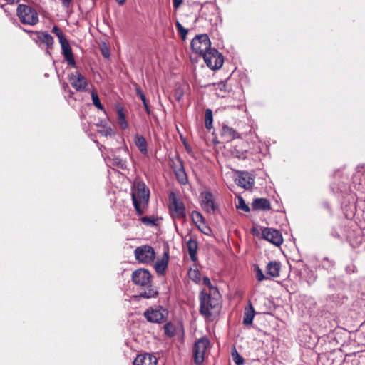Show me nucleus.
<instances>
[{
  "mask_svg": "<svg viewBox=\"0 0 365 365\" xmlns=\"http://www.w3.org/2000/svg\"><path fill=\"white\" fill-rule=\"evenodd\" d=\"M237 209H240L244 212H250V207H236Z\"/></svg>",
  "mask_w": 365,
  "mask_h": 365,
  "instance_id": "obj_50",
  "label": "nucleus"
},
{
  "mask_svg": "<svg viewBox=\"0 0 365 365\" xmlns=\"http://www.w3.org/2000/svg\"><path fill=\"white\" fill-rule=\"evenodd\" d=\"M209 346L210 341L206 337L200 338L195 342L193 347V357L196 364L200 365L203 363L205 354Z\"/></svg>",
  "mask_w": 365,
  "mask_h": 365,
  "instance_id": "obj_9",
  "label": "nucleus"
},
{
  "mask_svg": "<svg viewBox=\"0 0 365 365\" xmlns=\"http://www.w3.org/2000/svg\"><path fill=\"white\" fill-rule=\"evenodd\" d=\"M119 5H123L125 2V0H115Z\"/></svg>",
  "mask_w": 365,
  "mask_h": 365,
  "instance_id": "obj_55",
  "label": "nucleus"
},
{
  "mask_svg": "<svg viewBox=\"0 0 365 365\" xmlns=\"http://www.w3.org/2000/svg\"><path fill=\"white\" fill-rule=\"evenodd\" d=\"M16 11L18 17L24 24L34 26L38 22L37 11L30 6L19 4Z\"/></svg>",
  "mask_w": 365,
  "mask_h": 365,
  "instance_id": "obj_5",
  "label": "nucleus"
},
{
  "mask_svg": "<svg viewBox=\"0 0 365 365\" xmlns=\"http://www.w3.org/2000/svg\"><path fill=\"white\" fill-rule=\"evenodd\" d=\"M255 312L251 302H249V305L245 307L243 317V324L245 326L250 325L252 323Z\"/></svg>",
  "mask_w": 365,
  "mask_h": 365,
  "instance_id": "obj_20",
  "label": "nucleus"
},
{
  "mask_svg": "<svg viewBox=\"0 0 365 365\" xmlns=\"http://www.w3.org/2000/svg\"><path fill=\"white\" fill-rule=\"evenodd\" d=\"M281 269V265L277 262H270L267 264L266 267V272L267 275L271 277H278Z\"/></svg>",
  "mask_w": 365,
  "mask_h": 365,
  "instance_id": "obj_19",
  "label": "nucleus"
},
{
  "mask_svg": "<svg viewBox=\"0 0 365 365\" xmlns=\"http://www.w3.org/2000/svg\"><path fill=\"white\" fill-rule=\"evenodd\" d=\"M253 209L255 210H257V209H262L263 210H269L271 209L272 207H252Z\"/></svg>",
  "mask_w": 365,
  "mask_h": 365,
  "instance_id": "obj_53",
  "label": "nucleus"
},
{
  "mask_svg": "<svg viewBox=\"0 0 365 365\" xmlns=\"http://www.w3.org/2000/svg\"><path fill=\"white\" fill-rule=\"evenodd\" d=\"M133 365H158V359L149 353L138 354Z\"/></svg>",
  "mask_w": 365,
  "mask_h": 365,
  "instance_id": "obj_14",
  "label": "nucleus"
},
{
  "mask_svg": "<svg viewBox=\"0 0 365 365\" xmlns=\"http://www.w3.org/2000/svg\"><path fill=\"white\" fill-rule=\"evenodd\" d=\"M150 196L149 188L143 181H136L132 189L133 205H146Z\"/></svg>",
  "mask_w": 365,
  "mask_h": 365,
  "instance_id": "obj_3",
  "label": "nucleus"
},
{
  "mask_svg": "<svg viewBox=\"0 0 365 365\" xmlns=\"http://www.w3.org/2000/svg\"><path fill=\"white\" fill-rule=\"evenodd\" d=\"M191 217L196 225L199 226L200 225L204 223V218L200 212L197 211H193L191 214Z\"/></svg>",
  "mask_w": 365,
  "mask_h": 365,
  "instance_id": "obj_32",
  "label": "nucleus"
},
{
  "mask_svg": "<svg viewBox=\"0 0 365 365\" xmlns=\"http://www.w3.org/2000/svg\"><path fill=\"white\" fill-rule=\"evenodd\" d=\"M61 1L63 6L68 7L71 2V0H61Z\"/></svg>",
  "mask_w": 365,
  "mask_h": 365,
  "instance_id": "obj_51",
  "label": "nucleus"
},
{
  "mask_svg": "<svg viewBox=\"0 0 365 365\" xmlns=\"http://www.w3.org/2000/svg\"><path fill=\"white\" fill-rule=\"evenodd\" d=\"M218 88L221 91L225 90V83L220 82L218 83Z\"/></svg>",
  "mask_w": 365,
  "mask_h": 365,
  "instance_id": "obj_52",
  "label": "nucleus"
},
{
  "mask_svg": "<svg viewBox=\"0 0 365 365\" xmlns=\"http://www.w3.org/2000/svg\"><path fill=\"white\" fill-rule=\"evenodd\" d=\"M202 56L207 67L212 70H218L222 66L223 56L215 48H211Z\"/></svg>",
  "mask_w": 365,
  "mask_h": 365,
  "instance_id": "obj_6",
  "label": "nucleus"
},
{
  "mask_svg": "<svg viewBox=\"0 0 365 365\" xmlns=\"http://www.w3.org/2000/svg\"><path fill=\"white\" fill-rule=\"evenodd\" d=\"M96 125L99 128L98 130V133H100L101 135L108 137V136H112L115 133L113 131L112 128L108 125L106 123L103 121H101L98 123H96Z\"/></svg>",
  "mask_w": 365,
  "mask_h": 365,
  "instance_id": "obj_25",
  "label": "nucleus"
},
{
  "mask_svg": "<svg viewBox=\"0 0 365 365\" xmlns=\"http://www.w3.org/2000/svg\"><path fill=\"white\" fill-rule=\"evenodd\" d=\"M251 205H270V202L266 198H256Z\"/></svg>",
  "mask_w": 365,
  "mask_h": 365,
  "instance_id": "obj_36",
  "label": "nucleus"
},
{
  "mask_svg": "<svg viewBox=\"0 0 365 365\" xmlns=\"http://www.w3.org/2000/svg\"><path fill=\"white\" fill-rule=\"evenodd\" d=\"M169 212L173 220H182L186 216L185 207H169Z\"/></svg>",
  "mask_w": 365,
  "mask_h": 365,
  "instance_id": "obj_21",
  "label": "nucleus"
},
{
  "mask_svg": "<svg viewBox=\"0 0 365 365\" xmlns=\"http://www.w3.org/2000/svg\"><path fill=\"white\" fill-rule=\"evenodd\" d=\"M173 168L178 181L182 185H186L188 182V179L184 169L182 161L178 159V164L175 165Z\"/></svg>",
  "mask_w": 365,
  "mask_h": 365,
  "instance_id": "obj_15",
  "label": "nucleus"
},
{
  "mask_svg": "<svg viewBox=\"0 0 365 365\" xmlns=\"http://www.w3.org/2000/svg\"><path fill=\"white\" fill-rule=\"evenodd\" d=\"M188 275L192 280L197 282L200 279V273L198 270L190 269Z\"/></svg>",
  "mask_w": 365,
  "mask_h": 365,
  "instance_id": "obj_38",
  "label": "nucleus"
},
{
  "mask_svg": "<svg viewBox=\"0 0 365 365\" xmlns=\"http://www.w3.org/2000/svg\"><path fill=\"white\" fill-rule=\"evenodd\" d=\"M175 26L178 29V31L179 33V35L180 36L182 40H185L188 30L182 26V25L177 21L175 22Z\"/></svg>",
  "mask_w": 365,
  "mask_h": 365,
  "instance_id": "obj_33",
  "label": "nucleus"
},
{
  "mask_svg": "<svg viewBox=\"0 0 365 365\" xmlns=\"http://www.w3.org/2000/svg\"><path fill=\"white\" fill-rule=\"evenodd\" d=\"M262 235L264 240L277 247H279L283 242L282 235L277 230L264 227L262 231Z\"/></svg>",
  "mask_w": 365,
  "mask_h": 365,
  "instance_id": "obj_11",
  "label": "nucleus"
},
{
  "mask_svg": "<svg viewBox=\"0 0 365 365\" xmlns=\"http://www.w3.org/2000/svg\"><path fill=\"white\" fill-rule=\"evenodd\" d=\"M59 43L61 47L62 54L63 55L64 58L67 61L68 64L73 68H77L71 47L70 46L67 38H66L63 40L61 39V41H59Z\"/></svg>",
  "mask_w": 365,
  "mask_h": 365,
  "instance_id": "obj_13",
  "label": "nucleus"
},
{
  "mask_svg": "<svg viewBox=\"0 0 365 365\" xmlns=\"http://www.w3.org/2000/svg\"><path fill=\"white\" fill-rule=\"evenodd\" d=\"M168 261H169V249L167 248L166 250H165L162 258L158 260L155 264V272L158 274H164L165 269L168 267Z\"/></svg>",
  "mask_w": 365,
  "mask_h": 365,
  "instance_id": "obj_17",
  "label": "nucleus"
},
{
  "mask_svg": "<svg viewBox=\"0 0 365 365\" xmlns=\"http://www.w3.org/2000/svg\"><path fill=\"white\" fill-rule=\"evenodd\" d=\"M187 252L190 256V259L192 262H196L197 259V252L198 248L197 241L194 238H190L187 242Z\"/></svg>",
  "mask_w": 365,
  "mask_h": 365,
  "instance_id": "obj_18",
  "label": "nucleus"
},
{
  "mask_svg": "<svg viewBox=\"0 0 365 365\" xmlns=\"http://www.w3.org/2000/svg\"><path fill=\"white\" fill-rule=\"evenodd\" d=\"M232 155L239 159H245L247 158V151H240L235 148L232 151Z\"/></svg>",
  "mask_w": 365,
  "mask_h": 365,
  "instance_id": "obj_35",
  "label": "nucleus"
},
{
  "mask_svg": "<svg viewBox=\"0 0 365 365\" xmlns=\"http://www.w3.org/2000/svg\"><path fill=\"white\" fill-rule=\"evenodd\" d=\"M255 271H256V278L258 281L261 282L265 279L264 274H263L262 271L258 267H257Z\"/></svg>",
  "mask_w": 365,
  "mask_h": 365,
  "instance_id": "obj_43",
  "label": "nucleus"
},
{
  "mask_svg": "<svg viewBox=\"0 0 365 365\" xmlns=\"http://www.w3.org/2000/svg\"><path fill=\"white\" fill-rule=\"evenodd\" d=\"M68 81L76 91L86 92L88 91L89 81L79 71L70 73L68 75Z\"/></svg>",
  "mask_w": 365,
  "mask_h": 365,
  "instance_id": "obj_10",
  "label": "nucleus"
},
{
  "mask_svg": "<svg viewBox=\"0 0 365 365\" xmlns=\"http://www.w3.org/2000/svg\"><path fill=\"white\" fill-rule=\"evenodd\" d=\"M117 112H118L117 121H118V123L120 128L122 130L127 129L128 127V123L126 120L123 108L122 107L117 108Z\"/></svg>",
  "mask_w": 365,
  "mask_h": 365,
  "instance_id": "obj_27",
  "label": "nucleus"
},
{
  "mask_svg": "<svg viewBox=\"0 0 365 365\" xmlns=\"http://www.w3.org/2000/svg\"><path fill=\"white\" fill-rule=\"evenodd\" d=\"M200 205H214V196L208 191L201 192L200 195Z\"/></svg>",
  "mask_w": 365,
  "mask_h": 365,
  "instance_id": "obj_26",
  "label": "nucleus"
},
{
  "mask_svg": "<svg viewBox=\"0 0 365 365\" xmlns=\"http://www.w3.org/2000/svg\"><path fill=\"white\" fill-rule=\"evenodd\" d=\"M143 106H144V108H145V109L146 113H147L148 115H150V108H149V106H148V103L147 100H146V101H143Z\"/></svg>",
  "mask_w": 365,
  "mask_h": 365,
  "instance_id": "obj_48",
  "label": "nucleus"
},
{
  "mask_svg": "<svg viewBox=\"0 0 365 365\" xmlns=\"http://www.w3.org/2000/svg\"><path fill=\"white\" fill-rule=\"evenodd\" d=\"M235 205H246L245 200L241 195L235 196Z\"/></svg>",
  "mask_w": 365,
  "mask_h": 365,
  "instance_id": "obj_44",
  "label": "nucleus"
},
{
  "mask_svg": "<svg viewBox=\"0 0 365 365\" xmlns=\"http://www.w3.org/2000/svg\"><path fill=\"white\" fill-rule=\"evenodd\" d=\"M200 313L206 320L213 321L220 312V297L217 289L214 293L203 289L200 294Z\"/></svg>",
  "mask_w": 365,
  "mask_h": 365,
  "instance_id": "obj_1",
  "label": "nucleus"
},
{
  "mask_svg": "<svg viewBox=\"0 0 365 365\" xmlns=\"http://www.w3.org/2000/svg\"><path fill=\"white\" fill-rule=\"evenodd\" d=\"M232 356L233 358L234 362L237 365H243L245 363L244 359L239 354L236 349L235 348L232 351Z\"/></svg>",
  "mask_w": 365,
  "mask_h": 365,
  "instance_id": "obj_34",
  "label": "nucleus"
},
{
  "mask_svg": "<svg viewBox=\"0 0 365 365\" xmlns=\"http://www.w3.org/2000/svg\"><path fill=\"white\" fill-rule=\"evenodd\" d=\"M212 121H213L212 111L211 109L207 108V109H206L205 113V125L207 130H210L212 128Z\"/></svg>",
  "mask_w": 365,
  "mask_h": 365,
  "instance_id": "obj_29",
  "label": "nucleus"
},
{
  "mask_svg": "<svg viewBox=\"0 0 365 365\" xmlns=\"http://www.w3.org/2000/svg\"><path fill=\"white\" fill-rule=\"evenodd\" d=\"M152 274L145 269H138L132 273V281L137 285L144 289L139 294L140 297L145 299L155 298L159 294L157 288L152 285Z\"/></svg>",
  "mask_w": 365,
  "mask_h": 365,
  "instance_id": "obj_2",
  "label": "nucleus"
},
{
  "mask_svg": "<svg viewBox=\"0 0 365 365\" xmlns=\"http://www.w3.org/2000/svg\"><path fill=\"white\" fill-rule=\"evenodd\" d=\"M191 48L193 52L202 56L205 52L210 50L211 41L207 34L197 35L191 41Z\"/></svg>",
  "mask_w": 365,
  "mask_h": 365,
  "instance_id": "obj_7",
  "label": "nucleus"
},
{
  "mask_svg": "<svg viewBox=\"0 0 365 365\" xmlns=\"http://www.w3.org/2000/svg\"><path fill=\"white\" fill-rule=\"evenodd\" d=\"M138 215H143L145 212L147 207H135Z\"/></svg>",
  "mask_w": 365,
  "mask_h": 365,
  "instance_id": "obj_47",
  "label": "nucleus"
},
{
  "mask_svg": "<svg viewBox=\"0 0 365 365\" xmlns=\"http://www.w3.org/2000/svg\"><path fill=\"white\" fill-rule=\"evenodd\" d=\"M135 93L136 95L140 98V100L143 101H146V97L142 89L138 86H135Z\"/></svg>",
  "mask_w": 365,
  "mask_h": 365,
  "instance_id": "obj_41",
  "label": "nucleus"
},
{
  "mask_svg": "<svg viewBox=\"0 0 365 365\" xmlns=\"http://www.w3.org/2000/svg\"><path fill=\"white\" fill-rule=\"evenodd\" d=\"M115 164L120 168L124 169L125 168V162L119 158L113 159Z\"/></svg>",
  "mask_w": 365,
  "mask_h": 365,
  "instance_id": "obj_42",
  "label": "nucleus"
},
{
  "mask_svg": "<svg viewBox=\"0 0 365 365\" xmlns=\"http://www.w3.org/2000/svg\"><path fill=\"white\" fill-rule=\"evenodd\" d=\"M37 38L38 41L42 43L45 44L47 46V48H52L54 43V40L51 35H50L47 32L41 31L37 33Z\"/></svg>",
  "mask_w": 365,
  "mask_h": 365,
  "instance_id": "obj_23",
  "label": "nucleus"
},
{
  "mask_svg": "<svg viewBox=\"0 0 365 365\" xmlns=\"http://www.w3.org/2000/svg\"><path fill=\"white\" fill-rule=\"evenodd\" d=\"M203 284L209 288L208 292L214 293L215 289H217V288L214 287L210 282V279L207 277H203Z\"/></svg>",
  "mask_w": 365,
  "mask_h": 365,
  "instance_id": "obj_39",
  "label": "nucleus"
},
{
  "mask_svg": "<svg viewBox=\"0 0 365 365\" xmlns=\"http://www.w3.org/2000/svg\"><path fill=\"white\" fill-rule=\"evenodd\" d=\"M332 191L336 195L341 194L343 196L347 195L350 192V188L349 185L346 182H342L341 183H339L336 185V183H333L331 187Z\"/></svg>",
  "mask_w": 365,
  "mask_h": 365,
  "instance_id": "obj_22",
  "label": "nucleus"
},
{
  "mask_svg": "<svg viewBox=\"0 0 365 365\" xmlns=\"http://www.w3.org/2000/svg\"><path fill=\"white\" fill-rule=\"evenodd\" d=\"M206 207L207 208V212H210V211L215 212V209H216L217 207L212 206V207Z\"/></svg>",
  "mask_w": 365,
  "mask_h": 365,
  "instance_id": "obj_54",
  "label": "nucleus"
},
{
  "mask_svg": "<svg viewBox=\"0 0 365 365\" xmlns=\"http://www.w3.org/2000/svg\"><path fill=\"white\" fill-rule=\"evenodd\" d=\"M164 334L170 338L175 336L178 331V327L171 322H167L163 326Z\"/></svg>",
  "mask_w": 365,
  "mask_h": 365,
  "instance_id": "obj_28",
  "label": "nucleus"
},
{
  "mask_svg": "<svg viewBox=\"0 0 365 365\" xmlns=\"http://www.w3.org/2000/svg\"><path fill=\"white\" fill-rule=\"evenodd\" d=\"M168 314V310L160 305L149 307L143 313V316L148 322L156 324L165 322Z\"/></svg>",
  "mask_w": 365,
  "mask_h": 365,
  "instance_id": "obj_4",
  "label": "nucleus"
},
{
  "mask_svg": "<svg viewBox=\"0 0 365 365\" xmlns=\"http://www.w3.org/2000/svg\"><path fill=\"white\" fill-rule=\"evenodd\" d=\"M135 144L138 150L143 155L148 153V143L145 138L142 135H136L134 138Z\"/></svg>",
  "mask_w": 365,
  "mask_h": 365,
  "instance_id": "obj_24",
  "label": "nucleus"
},
{
  "mask_svg": "<svg viewBox=\"0 0 365 365\" xmlns=\"http://www.w3.org/2000/svg\"><path fill=\"white\" fill-rule=\"evenodd\" d=\"M101 52L102 56L106 58H108L110 56V50L106 44L101 47Z\"/></svg>",
  "mask_w": 365,
  "mask_h": 365,
  "instance_id": "obj_40",
  "label": "nucleus"
},
{
  "mask_svg": "<svg viewBox=\"0 0 365 365\" xmlns=\"http://www.w3.org/2000/svg\"><path fill=\"white\" fill-rule=\"evenodd\" d=\"M183 0H173V4L175 10H178L182 4Z\"/></svg>",
  "mask_w": 365,
  "mask_h": 365,
  "instance_id": "obj_46",
  "label": "nucleus"
},
{
  "mask_svg": "<svg viewBox=\"0 0 365 365\" xmlns=\"http://www.w3.org/2000/svg\"><path fill=\"white\" fill-rule=\"evenodd\" d=\"M136 260L140 263L148 264L152 262L155 257L154 249L150 245H142L134 250Z\"/></svg>",
  "mask_w": 365,
  "mask_h": 365,
  "instance_id": "obj_8",
  "label": "nucleus"
},
{
  "mask_svg": "<svg viewBox=\"0 0 365 365\" xmlns=\"http://www.w3.org/2000/svg\"><path fill=\"white\" fill-rule=\"evenodd\" d=\"M91 98H92V101H93V105L98 109L103 110V105L101 104V101L99 99V97L98 96V93L96 91V90H93L91 91Z\"/></svg>",
  "mask_w": 365,
  "mask_h": 365,
  "instance_id": "obj_31",
  "label": "nucleus"
},
{
  "mask_svg": "<svg viewBox=\"0 0 365 365\" xmlns=\"http://www.w3.org/2000/svg\"><path fill=\"white\" fill-rule=\"evenodd\" d=\"M7 2H9V4H14L15 2H18L19 1V0H6Z\"/></svg>",
  "mask_w": 365,
  "mask_h": 365,
  "instance_id": "obj_56",
  "label": "nucleus"
},
{
  "mask_svg": "<svg viewBox=\"0 0 365 365\" xmlns=\"http://www.w3.org/2000/svg\"><path fill=\"white\" fill-rule=\"evenodd\" d=\"M51 31H52L53 34L56 35V36L58 38V41H61V39L63 40V38H66L64 34H63V32L61 31V30L59 29L58 26H54L52 28Z\"/></svg>",
  "mask_w": 365,
  "mask_h": 365,
  "instance_id": "obj_37",
  "label": "nucleus"
},
{
  "mask_svg": "<svg viewBox=\"0 0 365 365\" xmlns=\"http://www.w3.org/2000/svg\"><path fill=\"white\" fill-rule=\"evenodd\" d=\"M169 200L171 202V205H178L175 194L173 192L169 193Z\"/></svg>",
  "mask_w": 365,
  "mask_h": 365,
  "instance_id": "obj_45",
  "label": "nucleus"
},
{
  "mask_svg": "<svg viewBox=\"0 0 365 365\" xmlns=\"http://www.w3.org/2000/svg\"><path fill=\"white\" fill-rule=\"evenodd\" d=\"M140 221L147 226H156L158 225V219L154 215L144 216L140 218Z\"/></svg>",
  "mask_w": 365,
  "mask_h": 365,
  "instance_id": "obj_30",
  "label": "nucleus"
},
{
  "mask_svg": "<svg viewBox=\"0 0 365 365\" xmlns=\"http://www.w3.org/2000/svg\"><path fill=\"white\" fill-rule=\"evenodd\" d=\"M221 138L225 141H230L240 138V135L234 128L224 125L220 130Z\"/></svg>",
  "mask_w": 365,
  "mask_h": 365,
  "instance_id": "obj_16",
  "label": "nucleus"
},
{
  "mask_svg": "<svg viewBox=\"0 0 365 365\" xmlns=\"http://www.w3.org/2000/svg\"><path fill=\"white\" fill-rule=\"evenodd\" d=\"M251 233L255 236H258L259 235V232L258 229L255 227H253L251 229Z\"/></svg>",
  "mask_w": 365,
  "mask_h": 365,
  "instance_id": "obj_49",
  "label": "nucleus"
},
{
  "mask_svg": "<svg viewBox=\"0 0 365 365\" xmlns=\"http://www.w3.org/2000/svg\"><path fill=\"white\" fill-rule=\"evenodd\" d=\"M235 183L245 190L251 189L255 184L253 175L247 171H240L235 179Z\"/></svg>",
  "mask_w": 365,
  "mask_h": 365,
  "instance_id": "obj_12",
  "label": "nucleus"
}]
</instances>
